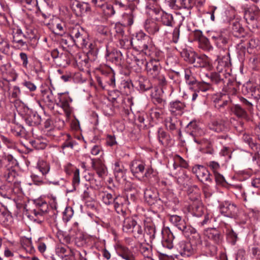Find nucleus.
<instances>
[{"mask_svg": "<svg viewBox=\"0 0 260 260\" xmlns=\"http://www.w3.org/2000/svg\"><path fill=\"white\" fill-rule=\"evenodd\" d=\"M42 96L43 100L50 108L53 109L54 104L55 103L57 106L63 109L67 117L70 116L72 112L70 103L72 100L68 94L58 93L57 99H55L52 90L48 89L42 91Z\"/></svg>", "mask_w": 260, "mask_h": 260, "instance_id": "nucleus-1", "label": "nucleus"}, {"mask_svg": "<svg viewBox=\"0 0 260 260\" xmlns=\"http://www.w3.org/2000/svg\"><path fill=\"white\" fill-rule=\"evenodd\" d=\"M159 58L150 60L146 63V70L147 75L154 81L160 85H166L167 81L164 75L161 72V69L159 63Z\"/></svg>", "mask_w": 260, "mask_h": 260, "instance_id": "nucleus-2", "label": "nucleus"}, {"mask_svg": "<svg viewBox=\"0 0 260 260\" xmlns=\"http://www.w3.org/2000/svg\"><path fill=\"white\" fill-rule=\"evenodd\" d=\"M70 36L75 44L79 47H85L88 38L85 30L78 25H72L69 27Z\"/></svg>", "mask_w": 260, "mask_h": 260, "instance_id": "nucleus-3", "label": "nucleus"}, {"mask_svg": "<svg viewBox=\"0 0 260 260\" xmlns=\"http://www.w3.org/2000/svg\"><path fill=\"white\" fill-rule=\"evenodd\" d=\"M144 29L150 36L158 41H162L168 34V31L152 19H147L144 24Z\"/></svg>", "mask_w": 260, "mask_h": 260, "instance_id": "nucleus-4", "label": "nucleus"}, {"mask_svg": "<svg viewBox=\"0 0 260 260\" xmlns=\"http://www.w3.org/2000/svg\"><path fill=\"white\" fill-rule=\"evenodd\" d=\"M193 190L194 193L191 192L189 193V199L192 201L191 205L192 212L194 216L200 217L204 213L205 209L200 199L199 190L197 186H193Z\"/></svg>", "mask_w": 260, "mask_h": 260, "instance_id": "nucleus-5", "label": "nucleus"}, {"mask_svg": "<svg viewBox=\"0 0 260 260\" xmlns=\"http://www.w3.org/2000/svg\"><path fill=\"white\" fill-rule=\"evenodd\" d=\"M170 221L186 236H189V234L195 232V230L191 226L187 225L185 220L181 216L177 215H171L169 218Z\"/></svg>", "mask_w": 260, "mask_h": 260, "instance_id": "nucleus-6", "label": "nucleus"}, {"mask_svg": "<svg viewBox=\"0 0 260 260\" xmlns=\"http://www.w3.org/2000/svg\"><path fill=\"white\" fill-rule=\"evenodd\" d=\"M131 170L133 174L136 177L145 176L149 177L153 173L151 168H148L145 170V164L139 160H134L131 165Z\"/></svg>", "mask_w": 260, "mask_h": 260, "instance_id": "nucleus-7", "label": "nucleus"}, {"mask_svg": "<svg viewBox=\"0 0 260 260\" xmlns=\"http://www.w3.org/2000/svg\"><path fill=\"white\" fill-rule=\"evenodd\" d=\"M37 168L50 183L54 185H59V181L57 180L58 177L57 175H51L49 174L50 169V164L43 160H39L37 164Z\"/></svg>", "mask_w": 260, "mask_h": 260, "instance_id": "nucleus-8", "label": "nucleus"}, {"mask_svg": "<svg viewBox=\"0 0 260 260\" xmlns=\"http://www.w3.org/2000/svg\"><path fill=\"white\" fill-rule=\"evenodd\" d=\"M220 212L224 216L230 218H236L238 216V208L237 206L229 201L221 203L219 206Z\"/></svg>", "mask_w": 260, "mask_h": 260, "instance_id": "nucleus-9", "label": "nucleus"}, {"mask_svg": "<svg viewBox=\"0 0 260 260\" xmlns=\"http://www.w3.org/2000/svg\"><path fill=\"white\" fill-rule=\"evenodd\" d=\"M110 0H91V3L96 8L101 9L106 17H110L115 14L113 6L109 3Z\"/></svg>", "mask_w": 260, "mask_h": 260, "instance_id": "nucleus-10", "label": "nucleus"}, {"mask_svg": "<svg viewBox=\"0 0 260 260\" xmlns=\"http://www.w3.org/2000/svg\"><path fill=\"white\" fill-rule=\"evenodd\" d=\"M145 201L150 205L159 206L161 205L162 202L158 198V193L156 189L154 188H147L144 192Z\"/></svg>", "mask_w": 260, "mask_h": 260, "instance_id": "nucleus-11", "label": "nucleus"}, {"mask_svg": "<svg viewBox=\"0 0 260 260\" xmlns=\"http://www.w3.org/2000/svg\"><path fill=\"white\" fill-rule=\"evenodd\" d=\"M70 5L73 11L78 16H81L91 10L88 3H81L77 0H71Z\"/></svg>", "mask_w": 260, "mask_h": 260, "instance_id": "nucleus-12", "label": "nucleus"}, {"mask_svg": "<svg viewBox=\"0 0 260 260\" xmlns=\"http://www.w3.org/2000/svg\"><path fill=\"white\" fill-rule=\"evenodd\" d=\"M128 202L125 197L118 196L114 198V206L116 212L123 217L127 214V205Z\"/></svg>", "mask_w": 260, "mask_h": 260, "instance_id": "nucleus-13", "label": "nucleus"}, {"mask_svg": "<svg viewBox=\"0 0 260 260\" xmlns=\"http://www.w3.org/2000/svg\"><path fill=\"white\" fill-rule=\"evenodd\" d=\"M193 173L195 174L197 178L202 182H211L210 174L205 167L201 165H196L192 169Z\"/></svg>", "mask_w": 260, "mask_h": 260, "instance_id": "nucleus-14", "label": "nucleus"}, {"mask_svg": "<svg viewBox=\"0 0 260 260\" xmlns=\"http://www.w3.org/2000/svg\"><path fill=\"white\" fill-rule=\"evenodd\" d=\"M67 26L66 22L58 18H55L52 22V28L53 32L58 35H62L68 30L69 27Z\"/></svg>", "mask_w": 260, "mask_h": 260, "instance_id": "nucleus-15", "label": "nucleus"}, {"mask_svg": "<svg viewBox=\"0 0 260 260\" xmlns=\"http://www.w3.org/2000/svg\"><path fill=\"white\" fill-rule=\"evenodd\" d=\"M204 235L208 239L214 244L219 245L221 243L222 238L220 232L215 228L208 229L204 231Z\"/></svg>", "mask_w": 260, "mask_h": 260, "instance_id": "nucleus-16", "label": "nucleus"}, {"mask_svg": "<svg viewBox=\"0 0 260 260\" xmlns=\"http://www.w3.org/2000/svg\"><path fill=\"white\" fill-rule=\"evenodd\" d=\"M168 3L169 7L174 10L182 8L189 10L192 7L190 0H168Z\"/></svg>", "mask_w": 260, "mask_h": 260, "instance_id": "nucleus-17", "label": "nucleus"}, {"mask_svg": "<svg viewBox=\"0 0 260 260\" xmlns=\"http://www.w3.org/2000/svg\"><path fill=\"white\" fill-rule=\"evenodd\" d=\"M215 63H217L216 67L217 71L219 73L222 72L231 65L230 53L228 52L226 55L222 57L218 56Z\"/></svg>", "mask_w": 260, "mask_h": 260, "instance_id": "nucleus-18", "label": "nucleus"}, {"mask_svg": "<svg viewBox=\"0 0 260 260\" xmlns=\"http://www.w3.org/2000/svg\"><path fill=\"white\" fill-rule=\"evenodd\" d=\"M177 249L180 254L184 257L190 256L193 252L191 244L189 242L182 241L179 243Z\"/></svg>", "mask_w": 260, "mask_h": 260, "instance_id": "nucleus-19", "label": "nucleus"}, {"mask_svg": "<svg viewBox=\"0 0 260 260\" xmlns=\"http://www.w3.org/2000/svg\"><path fill=\"white\" fill-rule=\"evenodd\" d=\"M162 239L161 244L163 247L171 249L173 247V241L174 236L170 230H166L162 233Z\"/></svg>", "mask_w": 260, "mask_h": 260, "instance_id": "nucleus-20", "label": "nucleus"}, {"mask_svg": "<svg viewBox=\"0 0 260 260\" xmlns=\"http://www.w3.org/2000/svg\"><path fill=\"white\" fill-rule=\"evenodd\" d=\"M185 107L184 103L176 101L170 103V111L171 113L176 116L181 115L183 113V110Z\"/></svg>", "mask_w": 260, "mask_h": 260, "instance_id": "nucleus-21", "label": "nucleus"}, {"mask_svg": "<svg viewBox=\"0 0 260 260\" xmlns=\"http://www.w3.org/2000/svg\"><path fill=\"white\" fill-rule=\"evenodd\" d=\"M23 37L27 38L26 35L23 34L20 28H17L16 31L13 32V42L16 44L17 47L20 48L25 45V42L22 39Z\"/></svg>", "mask_w": 260, "mask_h": 260, "instance_id": "nucleus-22", "label": "nucleus"}, {"mask_svg": "<svg viewBox=\"0 0 260 260\" xmlns=\"http://www.w3.org/2000/svg\"><path fill=\"white\" fill-rule=\"evenodd\" d=\"M195 66L201 68H207L209 69L211 68V60L205 55L196 56L195 57Z\"/></svg>", "mask_w": 260, "mask_h": 260, "instance_id": "nucleus-23", "label": "nucleus"}, {"mask_svg": "<svg viewBox=\"0 0 260 260\" xmlns=\"http://www.w3.org/2000/svg\"><path fill=\"white\" fill-rule=\"evenodd\" d=\"M186 131L190 135L193 136H201L204 131L199 128L196 121H191L187 125Z\"/></svg>", "mask_w": 260, "mask_h": 260, "instance_id": "nucleus-24", "label": "nucleus"}, {"mask_svg": "<svg viewBox=\"0 0 260 260\" xmlns=\"http://www.w3.org/2000/svg\"><path fill=\"white\" fill-rule=\"evenodd\" d=\"M137 37L140 38L141 39H138L137 44L138 49L141 51H146L149 48L148 40L149 37L143 32L139 33Z\"/></svg>", "mask_w": 260, "mask_h": 260, "instance_id": "nucleus-25", "label": "nucleus"}, {"mask_svg": "<svg viewBox=\"0 0 260 260\" xmlns=\"http://www.w3.org/2000/svg\"><path fill=\"white\" fill-rule=\"evenodd\" d=\"M210 129L217 133L223 132L226 131L227 127L222 120H213L209 124Z\"/></svg>", "mask_w": 260, "mask_h": 260, "instance_id": "nucleus-26", "label": "nucleus"}, {"mask_svg": "<svg viewBox=\"0 0 260 260\" xmlns=\"http://www.w3.org/2000/svg\"><path fill=\"white\" fill-rule=\"evenodd\" d=\"M25 121L29 126L37 125L41 122V117L36 112H31L25 116Z\"/></svg>", "mask_w": 260, "mask_h": 260, "instance_id": "nucleus-27", "label": "nucleus"}, {"mask_svg": "<svg viewBox=\"0 0 260 260\" xmlns=\"http://www.w3.org/2000/svg\"><path fill=\"white\" fill-rule=\"evenodd\" d=\"M122 55L120 51L113 50L111 52L107 54L106 59L116 65H119L121 63Z\"/></svg>", "mask_w": 260, "mask_h": 260, "instance_id": "nucleus-28", "label": "nucleus"}, {"mask_svg": "<svg viewBox=\"0 0 260 260\" xmlns=\"http://www.w3.org/2000/svg\"><path fill=\"white\" fill-rule=\"evenodd\" d=\"M246 89L254 99L257 100L260 99V87L258 85L247 83Z\"/></svg>", "mask_w": 260, "mask_h": 260, "instance_id": "nucleus-29", "label": "nucleus"}, {"mask_svg": "<svg viewBox=\"0 0 260 260\" xmlns=\"http://www.w3.org/2000/svg\"><path fill=\"white\" fill-rule=\"evenodd\" d=\"M122 230L124 232L131 233L136 223V221L130 217H123Z\"/></svg>", "mask_w": 260, "mask_h": 260, "instance_id": "nucleus-30", "label": "nucleus"}, {"mask_svg": "<svg viewBox=\"0 0 260 260\" xmlns=\"http://www.w3.org/2000/svg\"><path fill=\"white\" fill-rule=\"evenodd\" d=\"M1 71L3 75H9L14 80L17 78V75L14 70L12 68L11 64L7 63L1 66L0 68Z\"/></svg>", "mask_w": 260, "mask_h": 260, "instance_id": "nucleus-31", "label": "nucleus"}, {"mask_svg": "<svg viewBox=\"0 0 260 260\" xmlns=\"http://www.w3.org/2000/svg\"><path fill=\"white\" fill-rule=\"evenodd\" d=\"M136 14L133 10L125 13L122 16V22L125 26H129L134 23Z\"/></svg>", "mask_w": 260, "mask_h": 260, "instance_id": "nucleus-32", "label": "nucleus"}, {"mask_svg": "<svg viewBox=\"0 0 260 260\" xmlns=\"http://www.w3.org/2000/svg\"><path fill=\"white\" fill-rule=\"evenodd\" d=\"M232 30L233 35L236 37H241L244 35V29L238 21L233 23Z\"/></svg>", "mask_w": 260, "mask_h": 260, "instance_id": "nucleus-33", "label": "nucleus"}, {"mask_svg": "<svg viewBox=\"0 0 260 260\" xmlns=\"http://www.w3.org/2000/svg\"><path fill=\"white\" fill-rule=\"evenodd\" d=\"M160 21L162 24L165 25L172 26L173 22V16L171 14L165 13L164 11H161Z\"/></svg>", "mask_w": 260, "mask_h": 260, "instance_id": "nucleus-34", "label": "nucleus"}, {"mask_svg": "<svg viewBox=\"0 0 260 260\" xmlns=\"http://www.w3.org/2000/svg\"><path fill=\"white\" fill-rule=\"evenodd\" d=\"M21 245L23 248H24L27 253H33L35 251L30 238L23 239L21 240Z\"/></svg>", "mask_w": 260, "mask_h": 260, "instance_id": "nucleus-35", "label": "nucleus"}, {"mask_svg": "<svg viewBox=\"0 0 260 260\" xmlns=\"http://www.w3.org/2000/svg\"><path fill=\"white\" fill-rule=\"evenodd\" d=\"M212 39L214 40L216 45L219 47H222L228 42L227 38L221 34H217L212 36Z\"/></svg>", "mask_w": 260, "mask_h": 260, "instance_id": "nucleus-36", "label": "nucleus"}, {"mask_svg": "<svg viewBox=\"0 0 260 260\" xmlns=\"http://www.w3.org/2000/svg\"><path fill=\"white\" fill-rule=\"evenodd\" d=\"M135 238H141L144 235V229L140 224L136 222L133 231L131 232Z\"/></svg>", "mask_w": 260, "mask_h": 260, "instance_id": "nucleus-37", "label": "nucleus"}, {"mask_svg": "<svg viewBox=\"0 0 260 260\" xmlns=\"http://www.w3.org/2000/svg\"><path fill=\"white\" fill-rule=\"evenodd\" d=\"M196 54L192 51L184 50L181 52V56L184 59L190 63H193L195 61Z\"/></svg>", "mask_w": 260, "mask_h": 260, "instance_id": "nucleus-38", "label": "nucleus"}, {"mask_svg": "<svg viewBox=\"0 0 260 260\" xmlns=\"http://www.w3.org/2000/svg\"><path fill=\"white\" fill-rule=\"evenodd\" d=\"M139 250L143 256L147 258L151 257V248L150 245L147 244H140L139 246Z\"/></svg>", "mask_w": 260, "mask_h": 260, "instance_id": "nucleus-39", "label": "nucleus"}, {"mask_svg": "<svg viewBox=\"0 0 260 260\" xmlns=\"http://www.w3.org/2000/svg\"><path fill=\"white\" fill-rule=\"evenodd\" d=\"M92 167L95 169L98 175L102 177L106 172V169L105 165L101 161L92 163Z\"/></svg>", "mask_w": 260, "mask_h": 260, "instance_id": "nucleus-40", "label": "nucleus"}, {"mask_svg": "<svg viewBox=\"0 0 260 260\" xmlns=\"http://www.w3.org/2000/svg\"><path fill=\"white\" fill-rule=\"evenodd\" d=\"M199 46L205 51H210L213 47L211 45L209 41L206 37H202L199 41Z\"/></svg>", "mask_w": 260, "mask_h": 260, "instance_id": "nucleus-41", "label": "nucleus"}, {"mask_svg": "<svg viewBox=\"0 0 260 260\" xmlns=\"http://www.w3.org/2000/svg\"><path fill=\"white\" fill-rule=\"evenodd\" d=\"M232 111L239 118H245L247 117L246 111L239 105H235L232 108Z\"/></svg>", "mask_w": 260, "mask_h": 260, "instance_id": "nucleus-42", "label": "nucleus"}, {"mask_svg": "<svg viewBox=\"0 0 260 260\" xmlns=\"http://www.w3.org/2000/svg\"><path fill=\"white\" fill-rule=\"evenodd\" d=\"M119 255L125 260H136L132 252L125 247L122 248V251L119 253Z\"/></svg>", "mask_w": 260, "mask_h": 260, "instance_id": "nucleus-43", "label": "nucleus"}, {"mask_svg": "<svg viewBox=\"0 0 260 260\" xmlns=\"http://www.w3.org/2000/svg\"><path fill=\"white\" fill-rule=\"evenodd\" d=\"M101 196L102 199V201L104 204L109 205L112 203H114V198L112 194L108 192H103L101 193Z\"/></svg>", "mask_w": 260, "mask_h": 260, "instance_id": "nucleus-44", "label": "nucleus"}, {"mask_svg": "<svg viewBox=\"0 0 260 260\" xmlns=\"http://www.w3.org/2000/svg\"><path fill=\"white\" fill-rule=\"evenodd\" d=\"M69 251H72L67 246L62 245H59L56 248V253L60 256L64 257L66 254L69 253Z\"/></svg>", "mask_w": 260, "mask_h": 260, "instance_id": "nucleus-45", "label": "nucleus"}, {"mask_svg": "<svg viewBox=\"0 0 260 260\" xmlns=\"http://www.w3.org/2000/svg\"><path fill=\"white\" fill-rule=\"evenodd\" d=\"M114 171L116 177H122L124 174V168L119 162H115Z\"/></svg>", "mask_w": 260, "mask_h": 260, "instance_id": "nucleus-46", "label": "nucleus"}, {"mask_svg": "<svg viewBox=\"0 0 260 260\" xmlns=\"http://www.w3.org/2000/svg\"><path fill=\"white\" fill-rule=\"evenodd\" d=\"M133 89L132 84L127 81H123L122 82L120 87V90L123 94L128 95L131 93Z\"/></svg>", "mask_w": 260, "mask_h": 260, "instance_id": "nucleus-47", "label": "nucleus"}, {"mask_svg": "<svg viewBox=\"0 0 260 260\" xmlns=\"http://www.w3.org/2000/svg\"><path fill=\"white\" fill-rule=\"evenodd\" d=\"M185 79L186 82L189 85H193L197 83V80L191 74L190 70H185Z\"/></svg>", "mask_w": 260, "mask_h": 260, "instance_id": "nucleus-48", "label": "nucleus"}, {"mask_svg": "<svg viewBox=\"0 0 260 260\" xmlns=\"http://www.w3.org/2000/svg\"><path fill=\"white\" fill-rule=\"evenodd\" d=\"M51 55L54 59H63L67 58V53L59 52L57 49H54L51 52ZM66 60L67 61V59Z\"/></svg>", "mask_w": 260, "mask_h": 260, "instance_id": "nucleus-49", "label": "nucleus"}, {"mask_svg": "<svg viewBox=\"0 0 260 260\" xmlns=\"http://www.w3.org/2000/svg\"><path fill=\"white\" fill-rule=\"evenodd\" d=\"M80 183V171L79 169H76L74 172V176L72 180V185L73 189L71 191L76 189L77 187Z\"/></svg>", "mask_w": 260, "mask_h": 260, "instance_id": "nucleus-50", "label": "nucleus"}, {"mask_svg": "<svg viewBox=\"0 0 260 260\" xmlns=\"http://www.w3.org/2000/svg\"><path fill=\"white\" fill-rule=\"evenodd\" d=\"M74 215V210L70 207H67L63 212V220L66 221H69Z\"/></svg>", "mask_w": 260, "mask_h": 260, "instance_id": "nucleus-51", "label": "nucleus"}, {"mask_svg": "<svg viewBox=\"0 0 260 260\" xmlns=\"http://www.w3.org/2000/svg\"><path fill=\"white\" fill-rule=\"evenodd\" d=\"M144 232V234L149 236L150 240H152L155 238V229L153 225H147Z\"/></svg>", "mask_w": 260, "mask_h": 260, "instance_id": "nucleus-52", "label": "nucleus"}, {"mask_svg": "<svg viewBox=\"0 0 260 260\" xmlns=\"http://www.w3.org/2000/svg\"><path fill=\"white\" fill-rule=\"evenodd\" d=\"M15 171L8 169L4 174V177L8 182H13L15 180Z\"/></svg>", "mask_w": 260, "mask_h": 260, "instance_id": "nucleus-53", "label": "nucleus"}, {"mask_svg": "<svg viewBox=\"0 0 260 260\" xmlns=\"http://www.w3.org/2000/svg\"><path fill=\"white\" fill-rule=\"evenodd\" d=\"M32 146L36 149H44L46 148V142L41 141L40 139H36L31 141Z\"/></svg>", "mask_w": 260, "mask_h": 260, "instance_id": "nucleus-54", "label": "nucleus"}, {"mask_svg": "<svg viewBox=\"0 0 260 260\" xmlns=\"http://www.w3.org/2000/svg\"><path fill=\"white\" fill-rule=\"evenodd\" d=\"M139 89L141 91H144L148 90L151 88L152 85L148 80H144L143 81L139 82Z\"/></svg>", "mask_w": 260, "mask_h": 260, "instance_id": "nucleus-55", "label": "nucleus"}, {"mask_svg": "<svg viewBox=\"0 0 260 260\" xmlns=\"http://www.w3.org/2000/svg\"><path fill=\"white\" fill-rule=\"evenodd\" d=\"M211 80L216 84H220L223 82V79L221 78V75L219 73H213L210 75Z\"/></svg>", "mask_w": 260, "mask_h": 260, "instance_id": "nucleus-56", "label": "nucleus"}, {"mask_svg": "<svg viewBox=\"0 0 260 260\" xmlns=\"http://www.w3.org/2000/svg\"><path fill=\"white\" fill-rule=\"evenodd\" d=\"M207 165L212 170L213 173L217 172L220 168L219 164L215 161H210L207 162Z\"/></svg>", "mask_w": 260, "mask_h": 260, "instance_id": "nucleus-57", "label": "nucleus"}, {"mask_svg": "<svg viewBox=\"0 0 260 260\" xmlns=\"http://www.w3.org/2000/svg\"><path fill=\"white\" fill-rule=\"evenodd\" d=\"M245 18L247 23H249L256 19V16L254 13L249 11L245 12Z\"/></svg>", "mask_w": 260, "mask_h": 260, "instance_id": "nucleus-58", "label": "nucleus"}, {"mask_svg": "<svg viewBox=\"0 0 260 260\" xmlns=\"http://www.w3.org/2000/svg\"><path fill=\"white\" fill-rule=\"evenodd\" d=\"M197 86L200 90L203 92L207 91L211 88L209 83L205 82L198 83Z\"/></svg>", "mask_w": 260, "mask_h": 260, "instance_id": "nucleus-59", "label": "nucleus"}, {"mask_svg": "<svg viewBox=\"0 0 260 260\" xmlns=\"http://www.w3.org/2000/svg\"><path fill=\"white\" fill-rule=\"evenodd\" d=\"M119 43L121 48L127 49L132 45V42L131 40L125 39L119 40Z\"/></svg>", "mask_w": 260, "mask_h": 260, "instance_id": "nucleus-60", "label": "nucleus"}, {"mask_svg": "<svg viewBox=\"0 0 260 260\" xmlns=\"http://www.w3.org/2000/svg\"><path fill=\"white\" fill-rule=\"evenodd\" d=\"M228 237L233 244H235L237 239V235L233 230H231L228 232Z\"/></svg>", "mask_w": 260, "mask_h": 260, "instance_id": "nucleus-61", "label": "nucleus"}, {"mask_svg": "<svg viewBox=\"0 0 260 260\" xmlns=\"http://www.w3.org/2000/svg\"><path fill=\"white\" fill-rule=\"evenodd\" d=\"M243 139L246 143H247L249 146L253 149L255 147V143L253 142L252 138L248 135H243Z\"/></svg>", "mask_w": 260, "mask_h": 260, "instance_id": "nucleus-62", "label": "nucleus"}, {"mask_svg": "<svg viewBox=\"0 0 260 260\" xmlns=\"http://www.w3.org/2000/svg\"><path fill=\"white\" fill-rule=\"evenodd\" d=\"M76 253L75 251H69V253L63 257L64 260H77L76 259Z\"/></svg>", "mask_w": 260, "mask_h": 260, "instance_id": "nucleus-63", "label": "nucleus"}, {"mask_svg": "<svg viewBox=\"0 0 260 260\" xmlns=\"http://www.w3.org/2000/svg\"><path fill=\"white\" fill-rule=\"evenodd\" d=\"M252 254L257 258L260 259V243L252 249Z\"/></svg>", "mask_w": 260, "mask_h": 260, "instance_id": "nucleus-64", "label": "nucleus"}]
</instances>
